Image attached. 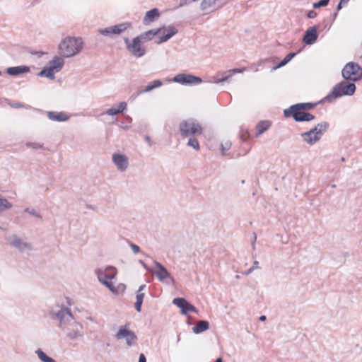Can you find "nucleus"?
<instances>
[{"instance_id": "39448f33", "label": "nucleus", "mask_w": 362, "mask_h": 362, "mask_svg": "<svg viewBox=\"0 0 362 362\" xmlns=\"http://www.w3.org/2000/svg\"><path fill=\"white\" fill-rule=\"evenodd\" d=\"M329 128V122L323 121L314 126L310 130L302 133L300 136L305 143L310 146H313L321 139Z\"/></svg>"}, {"instance_id": "774afa93", "label": "nucleus", "mask_w": 362, "mask_h": 362, "mask_svg": "<svg viewBox=\"0 0 362 362\" xmlns=\"http://www.w3.org/2000/svg\"><path fill=\"white\" fill-rule=\"evenodd\" d=\"M87 207L89 208V209H93V206L92 205H88Z\"/></svg>"}, {"instance_id": "a878e982", "label": "nucleus", "mask_w": 362, "mask_h": 362, "mask_svg": "<svg viewBox=\"0 0 362 362\" xmlns=\"http://www.w3.org/2000/svg\"><path fill=\"white\" fill-rule=\"evenodd\" d=\"M37 357L42 362H56V361L49 356L45 352H44L41 349H37L35 351Z\"/></svg>"}, {"instance_id": "79ce46f5", "label": "nucleus", "mask_w": 362, "mask_h": 362, "mask_svg": "<svg viewBox=\"0 0 362 362\" xmlns=\"http://www.w3.org/2000/svg\"><path fill=\"white\" fill-rule=\"evenodd\" d=\"M106 114L110 115V116H115L119 114V111H117V107L113 106L110 108H109L107 111H106Z\"/></svg>"}, {"instance_id": "393cba45", "label": "nucleus", "mask_w": 362, "mask_h": 362, "mask_svg": "<svg viewBox=\"0 0 362 362\" xmlns=\"http://www.w3.org/2000/svg\"><path fill=\"white\" fill-rule=\"evenodd\" d=\"M61 71V69H41V71L37 74L40 77H47L49 79H54L55 74Z\"/></svg>"}, {"instance_id": "f257e3e1", "label": "nucleus", "mask_w": 362, "mask_h": 362, "mask_svg": "<svg viewBox=\"0 0 362 362\" xmlns=\"http://www.w3.org/2000/svg\"><path fill=\"white\" fill-rule=\"evenodd\" d=\"M356 86L352 83L340 81L337 83L331 91L322 99L316 103L305 102L298 103L290 105L284 110L285 118H292L296 122H308L315 119V115L309 111L313 110L320 104L326 102L331 103L333 100L344 95L352 96L354 95Z\"/></svg>"}, {"instance_id": "338daca9", "label": "nucleus", "mask_w": 362, "mask_h": 362, "mask_svg": "<svg viewBox=\"0 0 362 362\" xmlns=\"http://www.w3.org/2000/svg\"><path fill=\"white\" fill-rule=\"evenodd\" d=\"M215 362H223V359H222V358H221V357H218V358L216 359Z\"/></svg>"}, {"instance_id": "0eeeda50", "label": "nucleus", "mask_w": 362, "mask_h": 362, "mask_svg": "<svg viewBox=\"0 0 362 362\" xmlns=\"http://www.w3.org/2000/svg\"><path fill=\"white\" fill-rule=\"evenodd\" d=\"M127 49L135 57H141L146 54V48L142 45L143 42L136 36L130 42L128 37L124 38Z\"/></svg>"}, {"instance_id": "a18cd8bd", "label": "nucleus", "mask_w": 362, "mask_h": 362, "mask_svg": "<svg viewBox=\"0 0 362 362\" xmlns=\"http://www.w3.org/2000/svg\"><path fill=\"white\" fill-rule=\"evenodd\" d=\"M343 68H362L358 63L350 62L346 63Z\"/></svg>"}, {"instance_id": "6e6552de", "label": "nucleus", "mask_w": 362, "mask_h": 362, "mask_svg": "<svg viewBox=\"0 0 362 362\" xmlns=\"http://www.w3.org/2000/svg\"><path fill=\"white\" fill-rule=\"evenodd\" d=\"M153 264L156 268L154 274L159 281L168 285L174 284L175 283L174 277L172 276L171 274L163 264L156 260L153 261Z\"/></svg>"}, {"instance_id": "864d4df0", "label": "nucleus", "mask_w": 362, "mask_h": 362, "mask_svg": "<svg viewBox=\"0 0 362 362\" xmlns=\"http://www.w3.org/2000/svg\"><path fill=\"white\" fill-rule=\"evenodd\" d=\"M11 106L14 108H21V107H24V105L21 103L16 102V103H11Z\"/></svg>"}, {"instance_id": "3c124183", "label": "nucleus", "mask_w": 362, "mask_h": 362, "mask_svg": "<svg viewBox=\"0 0 362 362\" xmlns=\"http://www.w3.org/2000/svg\"><path fill=\"white\" fill-rule=\"evenodd\" d=\"M142 304L143 303L139 301H136L134 303V308L138 313H140L141 311Z\"/></svg>"}, {"instance_id": "09e8293b", "label": "nucleus", "mask_w": 362, "mask_h": 362, "mask_svg": "<svg viewBox=\"0 0 362 362\" xmlns=\"http://www.w3.org/2000/svg\"><path fill=\"white\" fill-rule=\"evenodd\" d=\"M145 294L144 293H136V301H139L141 303L144 302Z\"/></svg>"}, {"instance_id": "4c0bfd02", "label": "nucleus", "mask_w": 362, "mask_h": 362, "mask_svg": "<svg viewBox=\"0 0 362 362\" xmlns=\"http://www.w3.org/2000/svg\"><path fill=\"white\" fill-rule=\"evenodd\" d=\"M66 335L71 339H75L79 337H81L83 334L81 333L80 331H75L72 329L71 332H67Z\"/></svg>"}, {"instance_id": "9d476101", "label": "nucleus", "mask_w": 362, "mask_h": 362, "mask_svg": "<svg viewBox=\"0 0 362 362\" xmlns=\"http://www.w3.org/2000/svg\"><path fill=\"white\" fill-rule=\"evenodd\" d=\"M132 28V23L125 22L117 24L112 26L107 27L99 30V33L105 36L112 37L114 35H119L124 32L128 28Z\"/></svg>"}, {"instance_id": "37998d69", "label": "nucleus", "mask_w": 362, "mask_h": 362, "mask_svg": "<svg viewBox=\"0 0 362 362\" xmlns=\"http://www.w3.org/2000/svg\"><path fill=\"white\" fill-rule=\"evenodd\" d=\"M127 103L126 102H121L119 103V105L116 107L117 111H119V113L123 112L124 110H127Z\"/></svg>"}, {"instance_id": "680f3d73", "label": "nucleus", "mask_w": 362, "mask_h": 362, "mask_svg": "<svg viewBox=\"0 0 362 362\" xmlns=\"http://www.w3.org/2000/svg\"><path fill=\"white\" fill-rule=\"evenodd\" d=\"M253 238H254V240H253V242L252 243V245L253 249H255V241L257 240V235L255 233H253Z\"/></svg>"}, {"instance_id": "c756f323", "label": "nucleus", "mask_w": 362, "mask_h": 362, "mask_svg": "<svg viewBox=\"0 0 362 362\" xmlns=\"http://www.w3.org/2000/svg\"><path fill=\"white\" fill-rule=\"evenodd\" d=\"M30 71V69H6V72L4 74L13 77H16Z\"/></svg>"}, {"instance_id": "f8f14e48", "label": "nucleus", "mask_w": 362, "mask_h": 362, "mask_svg": "<svg viewBox=\"0 0 362 362\" xmlns=\"http://www.w3.org/2000/svg\"><path fill=\"white\" fill-rule=\"evenodd\" d=\"M163 28L161 32V35L155 40L154 42L157 45L162 44L167 42L178 32V30L173 25L166 28L165 25L161 26Z\"/></svg>"}, {"instance_id": "ea45409f", "label": "nucleus", "mask_w": 362, "mask_h": 362, "mask_svg": "<svg viewBox=\"0 0 362 362\" xmlns=\"http://www.w3.org/2000/svg\"><path fill=\"white\" fill-rule=\"evenodd\" d=\"M127 243L134 254H138L141 252V249L139 245L133 243L132 242H131L129 240H127Z\"/></svg>"}, {"instance_id": "0e129e2a", "label": "nucleus", "mask_w": 362, "mask_h": 362, "mask_svg": "<svg viewBox=\"0 0 362 362\" xmlns=\"http://www.w3.org/2000/svg\"><path fill=\"white\" fill-rule=\"evenodd\" d=\"M253 271H254V270H253V268H251V267H250V269H248L246 272H245V273H244V274H245V275H248V274H250V273H252Z\"/></svg>"}, {"instance_id": "bf43d9fd", "label": "nucleus", "mask_w": 362, "mask_h": 362, "mask_svg": "<svg viewBox=\"0 0 362 362\" xmlns=\"http://www.w3.org/2000/svg\"><path fill=\"white\" fill-rule=\"evenodd\" d=\"M251 268H253V270H255V269L259 268V262L258 261H254L253 264L251 267Z\"/></svg>"}, {"instance_id": "ddd939ff", "label": "nucleus", "mask_w": 362, "mask_h": 362, "mask_svg": "<svg viewBox=\"0 0 362 362\" xmlns=\"http://www.w3.org/2000/svg\"><path fill=\"white\" fill-rule=\"evenodd\" d=\"M320 25H314L309 27L305 32L303 37V42L306 45H313L317 40L319 34L317 30Z\"/></svg>"}, {"instance_id": "5701e85b", "label": "nucleus", "mask_w": 362, "mask_h": 362, "mask_svg": "<svg viewBox=\"0 0 362 362\" xmlns=\"http://www.w3.org/2000/svg\"><path fill=\"white\" fill-rule=\"evenodd\" d=\"M11 245L21 251L24 250L25 248L30 246L29 243L23 242L22 240L18 237L16 235H13L12 236V240L11 242Z\"/></svg>"}, {"instance_id": "473e14b6", "label": "nucleus", "mask_w": 362, "mask_h": 362, "mask_svg": "<svg viewBox=\"0 0 362 362\" xmlns=\"http://www.w3.org/2000/svg\"><path fill=\"white\" fill-rule=\"evenodd\" d=\"M187 145L196 151L200 150L199 142L194 136H189Z\"/></svg>"}, {"instance_id": "423d86ee", "label": "nucleus", "mask_w": 362, "mask_h": 362, "mask_svg": "<svg viewBox=\"0 0 362 362\" xmlns=\"http://www.w3.org/2000/svg\"><path fill=\"white\" fill-rule=\"evenodd\" d=\"M179 132L184 138L195 136L202 134L203 128L196 119L189 118L180 122Z\"/></svg>"}, {"instance_id": "4be33fe9", "label": "nucleus", "mask_w": 362, "mask_h": 362, "mask_svg": "<svg viewBox=\"0 0 362 362\" xmlns=\"http://www.w3.org/2000/svg\"><path fill=\"white\" fill-rule=\"evenodd\" d=\"M209 327L210 325L209 321L206 320H202L192 327V331L194 334H199L208 330Z\"/></svg>"}, {"instance_id": "bb28decb", "label": "nucleus", "mask_w": 362, "mask_h": 362, "mask_svg": "<svg viewBox=\"0 0 362 362\" xmlns=\"http://www.w3.org/2000/svg\"><path fill=\"white\" fill-rule=\"evenodd\" d=\"M13 204L4 196L0 194V214L12 208Z\"/></svg>"}, {"instance_id": "b1692460", "label": "nucleus", "mask_w": 362, "mask_h": 362, "mask_svg": "<svg viewBox=\"0 0 362 362\" xmlns=\"http://www.w3.org/2000/svg\"><path fill=\"white\" fill-rule=\"evenodd\" d=\"M163 84V81L160 79H156L153 81L149 82L144 89L140 90V93H148L156 88H158L162 86Z\"/></svg>"}, {"instance_id": "e433bc0d", "label": "nucleus", "mask_w": 362, "mask_h": 362, "mask_svg": "<svg viewBox=\"0 0 362 362\" xmlns=\"http://www.w3.org/2000/svg\"><path fill=\"white\" fill-rule=\"evenodd\" d=\"M329 1L327 0H319L318 1L313 4V7L314 9H317L320 7H325L329 4Z\"/></svg>"}, {"instance_id": "49530a36", "label": "nucleus", "mask_w": 362, "mask_h": 362, "mask_svg": "<svg viewBox=\"0 0 362 362\" xmlns=\"http://www.w3.org/2000/svg\"><path fill=\"white\" fill-rule=\"evenodd\" d=\"M350 0H339L338 4L337 5V10L339 11Z\"/></svg>"}, {"instance_id": "20e7f679", "label": "nucleus", "mask_w": 362, "mask_h": 362, "mask_svg": "<svg viewBox=\"0 0 362 362\" xmlns=\"http://www.w3.org/2000/svg\"><path fill=\"white\" fill-rule=\"evenodd\" d=\"M81 37H66L59 45V54L65 58H69L79 53L83 48Z\"/></svg>"}, {"instance_id": "58836bf2", "label": "nucleus", "mask_w": 362, "mask_h": 362, "mask_svg": "<svg viewBox=\"0 0 362 362\" xmlns=\"http://www.w3.org/2000/svg\"><path fill=\"white\" fill-rule=\"evenodd\" d=\"M24 211L38 218H42V216L40 215V214L37 212L36 210H35L34 209L25 208L24 209Z\"/></svg>"}, {"instance_id": "72a5a7b5", "label": "nucleus", "mask_w": 362, "mask_h": 362, "mask_svg": "<svg viewBox=\"0 0 362 362\" xmlns=\"http://www.w3.org/2000/svg\"><path fill=\"white\" fill-rule=\"evenodd\" d=\"M239 137L243 142H247L250 138V133L248 129H240Z\"/></svg>"}, {"instance_id": "f03ea898", "label": "nucleus", "mask_w": 362, "mask_h": 362, "mask_svg": "<svg viewBox=\"0 0 362 362\" xmlns=\"http://www.w3.org/2000/svg\"><path fill=\"white\" fill-rule=\"evenodd\" d=\"M246 69H228L225 71H218L214 76H207L203 80L201 77L190 74L181 73L175 75L173 78H165L167 82H175L184 86H192L201 83L202 81L215 84H223L224 82L230 81L232 76L237 73H243Z\"/></svg>"}, {"instance_id": "cd10ccee", "label": "nucleus", "mask_w": 362, "mask_h": 362, "mask_svg": "<svg viewBox=\"0 0 362 362\" xmlns=\"http://www.w3.org/2000/svg\"><path fill=\"white\" fill-rule=\"evenodd\" d=\"M189 312L198 313V310L194 305L187 301L181 314L189 318L190 317Z\"/></svg>"}, {"instance_id": "9b49d317", "label": "nucleus", "mask_w": 362, "mask_h": 362, "mask_svg": "<svg viewBox=\"0 0 362 362\" xmlns=\"http://www.w3.org/2000/svg\"><path fill=\"white\" fill-rule=\"evenodd\" d=\"M341 76L343 81L355 85V82L362 79V69H341Z\"/></svg>"}, {"instance_id": "2f4dec72", "label": "nucleus", "mask_w": 362, "mask_h": 362, "mask_svg": "<svg viewBox=\"0 0 362 362\" xmlns=\"http://www.w3.org/2000/svg\"><path fill=\"white\" fill-rule=\"evenodd\" d=\"M132 122V119L129 115H125L124 119L118 123V126L125 130H128L130 128V124Z\"/></svg>"}, {"instance_id": "aec40b11", "label": "nucleus", "mask_w": 362, "mask_h": 362, "mask_svg": "<svg viewBox=\"0 0 362 362\" xmlns=\"http://www.w3.org/2000/svg\"><path fill=\"white\" fill-rule=\"evenodd\" d=\"M271 126H272V122L269 120L259 121L255 127V130H256L255 136L259 137L260 135H262L266 131H267L270 128Z\"/></svg>"}, {"instance_id": "f704fd0d", "label": "nucleus", "mask_w": 362, "mask_h": 362, "mask_svg": "<svg viewBox=\"0 0 362 362\" xmlns=\"http://www.w3.org/2000/svg\"><path fill=\"white\" fill-rule=\"evenodd\" d=\"M338 13H339V11H337V10L336 9V11L332 14L330 15V17H329V20H327V19L324 20L325 28H326L328 26V29H329V28L331 27L332 24L333 23V22L337 18Z\"/></svg>"}, {"instance_id": "a211bd4d", "label": "nucleus", "mask_w": 362, "mask_h": 362, "mask_svg": "<svg viewBox=\"0 0 362 362\" xmlns=\"http://www.w3.org/2000/svg\"><path fill=\"white\" fill-rule=\"evenodd\" d=\"M47 116L50 120L59 122L67 121L70 118V115L64 112L49 111Z\"/></svg>"}, {"instance_id": "dca6fc26", "label": "nucleus", "mask_w": 362, "mask_h": 362, "mask_svg": "<svg viewBox=\"0 0 362 362\" xmlns=\"http://www.w3.org/2000/svg\"><path fill=\"white\" fill-rule=\"evenodd\" d=\"M163 28H153L148 30L146 32H144L141 33L137 37L139 38V40L145 43L146 42L152 40L154 37L158 35L160 33H161L162 30Z\"/></svg>"}, {"instance_id": "5fc2aeb1", "label": "nucleus", "mask_w": 362, "mask_h": 362, "mask_svg": "<svg viewBox=\"0 0 362 362\" xmlns=\"http://www.w3.org/2000/svg\"><path fill=\"white\" fill-rule=\"evenodd\" d=\"M139 263L142 265L145 270L147 272L150 271V267L142 259H139Z\"/></svg>"}, {"instance_id": "052dcab7", "label": "nucleus", "mask_w": 362, "mask_h": 362, "mask_svg": "<svg viewBox=\"0 0 362 362\" xmlns=\"http://www.w3.org/2000/svg\"><path fill=\"white\" fill-rule=\"evenodd\" d=\"M145 140L148 143L150 146H152V141H151V137L149 136L146 135L145 136Z\"/></svg>"}, {"instance_id": "c9c22d12", "label": "nucleus", "mask_w": 362, "mask_h": 362, "mask_svg": "<svg viewBox=\"0 0 362 362\" xmlns=\"http://www.w3.org/2000/svg\"><path fill=\"white\" fill-rule=\"evenodd\" d=\"M216 0H202L200 7L202 11L206 10L211 5L215 4Z\"/></svg>"}, {"instance_id": "4d7b16f0", "label": "nucleus", "mask_w": 362, "mask_h": 362, "mask_svg": "<svg viewBox=\"0 0 362 362\" xmlns=\"http://www.w3.org/2000/svg\"><path fill=\"white\" fill-rule=\"evenodd\" d=\"M144 93H140V90H139L137 92L133 93L131 96V98L132 100H135L139 95L143 94Z\"/></svg>"}, {"instance_id": "de8ad7c7", "label": "nucleus", "mask_w": 362, "mask_h": 362, "mask_svg": "<svg viewBox=\"0 0 362 362\" xmlns=\"http://www.w3.org/2000/svg\"><path fill=\"white\" fill-rule=\"evenodd\" d=\"M32 54H34V55H36L37 57V58H42L43 57H45L47 53V52H42V51H35V52H30Z\"/></svg>"}, {"instance_id": "a19ab883", "label": "nucleus", "mask_w": 362, "mask_h": 362, "mask_svg": "<svg viewBox=\"0 0 362 362\" xmlns=\"http://www.w3.org/2000/svg\"><path fill=\"white\" fill-rule=\"evenodd\" d=\"M230 146H231V143H230V142H226V143H225V144L221 145V153L223 156L227 155L226 151L230 149Z\"/></svg>"}, {"instance_id": "f3484780", "label": "nucleus", "mask_w": 362, "mask_h": 362, "mask_svg": "<svg viewBox=\"0 0 362 362\" xmlns=\"http://www.w3.org/2000/svg\"><path fill=\"white\" fill-rule=\"evenodd\" d=\"M160 16V13L158 8H153L148 11H146L144 18H143V24L145 25H149L151 23L154 22L157 20Z\"/></svg>"}, {"instance_id": "7c9ffc66", "label": "nucleus", "mask_w": 362, "mask_h": 362, "mask_svg": "<svg viewBox=\"0 0 362 362\" xmlns=\"http://www.w3.org/2000/svg\"><path fill=\"white\" fill-rule=\"evenodd\" d=\"M187 301L188 300L185 298L177 297L173 300V304L179 308L180 309V313H182Z\"/></svg>"}, {"instance_id": "603ef678", "label": "nucleus", "mask_w": 362, "mask_h": 362, "mask_svg": "<svg viewBox=\"0 0 362 362\" xmlns=\"http://www.w3.org/2000/svg\"><path fill=\"white\" fill-rule=\"evenodd\" d=\"M30 146H31L32 148H35V149H38V148H43V144H37V143H31L29 144Z\"/></svg>"}, {"instance_id": "69168bd1", "label": "nucleus", "mask_w": 362, "mask_h": 362, "mask_svg": "<svg viewBox=\"0 0 362 362\" xmlns=\"http://www.w3.org/2000/svg\"><path fill=\"white\" fill-rule=\"evenodd\" d=\"M259 319L260 321H265L267 319V317L265 315H261Z\"/></svg>"}, {"instance_id": "1a4fd4ad", "label": "nucleus", "mask_w": 362, "mask_h": 362, "mask_svg": "<svg viewBox=\"0 0 362 362\" xmlns=\"http://www.w3.org/2000/svg\"><path fill=\"white\" fill-rule=\"evenodd\" d=\"M128 327L129 324L120 326L115 334V337L117 339H124L127 344L129 346H132L134 344V341L137 340L138 337L132 330L128 328Z\"/></svg>"}, {"instance_id": "c85d7f7f", "label": "nucleus", "mask_w": 362, "mask_h": 362, "mask_svg": "<svg viewBox=\"0 0 362 362\" xmlns=\"http://www.w3.org/2000/svg\"><path fill=\"white\" fill-rule=\"evenodd\" d=\"M299 52H291L286 55V57L283 59H280L279 58V66L280 68L284 66L287 63H288Z\"/></svg>"}, {"instance_id": "412c9836", "label": "nucleus", "mask_w": 362, "mask_h": 362, "mask_svg": "<svg viewBox=\"0 0 362 362\" xmlns=\"http://www.w3.org/2000/svg\"><path fill=\"white\" fill-rule=\"evenodd\" d=\"M279 58L276 57H270L269 58L261 60L259 66L262 68H280L279 66Z\"/></svg>"}, {"instance_id": "6e6d98bb", "label": "nucleus", "mask_w": 362, "mask_h": 362, "mask_svg": "<svg viewBox=\"0 0 362 362\" xmlns=\"http://www.w3.org/2000/svg\"><path fill=\"white\" fill-rule=\"evenodd\" d=\"M138 362H146V357L144 354L141 353L139 354Z\"/></svg>"}, {"instance_id": "e2e57ef3", "label": "nucleus", "mask_w": 362, "mask_h": 362, "mask_svg": "<svg viewBox=\"0 0 362 362\" xmlns=\"http://www.w3.org/2000/svg\"><path fill=\"white\" fill-rule=\"evenodd\" d=\"M8 68H21V69H23V68H32V67L30 66H26V65H21V66H9Z\"/></svg>"}, {"instance_id": "2eb2a0df", "label": "nucleus", "mask_w": 362, "mask_h": 362, "mask_svg": "<svg viewBox=\"0 0 362 362\" xmlns=\"http://www.w3.org/2000/svg\"><path fill=\"white\" fill-rule=\"evenodd\" d=\"M66 313L73 320V314H72L71 310L68 308H62L58 312H54L53 310H50L49 312V315L51 316L52 319L59 320V327H62V324H63L62 321L65 317Z\"/></svg>"}, {"instance_id": "13d9d810", "label": "nucleus", "mask_w": 362, "mask_h": 362, "mask_svg": "<svg viewBox=\"0 0 362 362\" xmlns=\"http://www.w3.org/2000/svg\"><path fill=\"white\" fill-rule=\"evenodd\" d=\"M146 284H142L139 287V289L136 292L138 293H142V291H144L146 288Z\"/></svg>"}, {"instance_id": "6ab92c4d", "label": "nucleus", "mask_w": 362, "mask_h": 362, "mask_svg": "<svg viewBox=\"0 0 362 362\" xmlns=\"http://www.w3.org/2000/svg\"><path fill=\"white\" fill-rule=\"evenodd\" d=\"M64 57L55 55L52 60L43 65L41 68H62L64 65Z\"/></svg>"}, {"instance_id": "8fccbe9b", "label": "nucleus", "mask_w": 362, "mask_h": 362, "mask_svg": "<svg viewBox=\"0 0 362 362\" xmlns=\"http://www.w3.org/2000/svg\"><path fill=\"white\" fill-rule=\"evenodd\" d=\"M306 16L308 18H314L317 16V12L314 10H310L308 11Z\"/></svg>"}, {"instance_id": "7ed1b4c3", "label": "nucleus", "mask_w": 362, "mask_h": 362, "mask_svg": "<svg viewBox=\"0 0 362 362\" xmlns=\"http://www.w3.org/2000/svg\"><path fill=\"white\" fill-rule=\"evenodd\" d=\"M95 274L99 282L105 286L114 295H118L119 293L123 294L125 292L126 285L124 284L120 283L115 286L112 282V280L115 279L117 275V269L115 267L108 265L104 269L97 268L95 270Z\"/></svg>"}, {"instance_id": "4468645a", "label": "nucleus", "mask_w": 362, "mask_h": 362, "mask_svg": "<svg viewBox=\"0 0 362 362\" xmlns=\"http://www.w3.org/2000/svg\"><path fill=\"white\" fill-rule=\"evenodd\" d=\"M112 159L117 168L121 172H124L127 169L129 159L126 155L119 153H114Z\"/></svg>"}, {"instance_id": "c03bdc74", "label": "nucleus", "mask_w": 362, "mask_h": 362, "mask_svg": "<svg viewBox=\"0 0 362 362\" xmlns=\"http://www.w3.org/2000/svg\"><path fill=\"white\" fill-rule=\"evenodd\" d=\"M72 320V322L71 323V325L73 326V330H75V331H80V329H81L83 328V326L81 323H78V322H76V321H74V319L73 318V320L71 319Z\"/></svg>"}]
</instances>
